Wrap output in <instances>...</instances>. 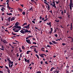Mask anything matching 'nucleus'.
Returning a JSON list of instances; mask_svg holds the SVG:
<instances>
[{"mask_svg":"<svg viewBox=\"0 0 73 73\" xmlns=\"http://www.w3.org/2000/svg\"><path fill=\"white\" fill-rule=\"evenodd\" d=\"M11 64H10L9 63V67L10 68H11Z\"/></svg>","mask_w":73,"mask_h":73,"instance_id":"nucleus-44","label":"nucleus"},{"mask_svg":"<svg viewBox=\"0 0 73 73\" xmlns=\"http://www.w3.org/2000/svg\"><path fill=\"white\" fill-rule=\"evenodd\" d=\"M48 17V16H47V15H46L45 16V17H44L45 19H48L47 18Z\"/></svg>","mask_w":73,"mask_h":73,"instance_id":"nucleus-40","label":"nucleus"},{"mask_svg":"<svg viewBox=\"0 0 73 73\" xmlns=\"http://www.w3.org/2000/svg\"><path fill=\"white\" fill-rule=\"evenodd\" d=\"M53 69H55V68L54 67H53L51 68L50 69V71L52 72V70H53Z\"/></svg>","mask_w":73,"mask_h":73,"instance_id":"nucleus-17","label":"nucleus"},{"mask_svg":"<svg viewBox=\"0 0 73 73\" xmlns=\"http://www.w3.org/2000/svg\"><path fill=\"white\" fill-rule=\"evenodd\" d=\"M39 19L40 20H41V19H42V17H41V16L40 17H39Z\"/></svg>","mask_w":73,"mask_h":73,"instance_id":"nucleus-55","label":"nucleus"},{"mask_svg":"<svg viewBox=\"0 0 73 73\" xmlns=\"http://www.w3.org/2000/svg\"><path fill=\"white\" fill-rule=\"evenodd\" d=\"M72 24H73V23H71L70 24V31H72V29H73V25H72Z\"/></svg>","mask_w":73,"mask_h":73,"instance_id":"nucleus-9","label":"nucleus"},{"mask_svg":"<svg viewBox=\"0 0 73 73\" xmlns=\"http://www.w3.org/2000/svg\"><path fill=\"white\" fill-rule=\"evenodd\" d=\"M27 25V23H24L22 25V27H24V25Z\"/></svg>","mask_w":73,"mask_h":73,"instance_id":"nucleus-21","label":"nucleus"},{"mask_svg":"<svg viewBox=\"0 0 73 73\" xmlns=\"http://www.w3.org/2000/svg\"><path fill=\"white\" fill-rule=\"evenodd\" d=\"M40 56L41 57H42V58H44V56H43V55L42 54H40Z\"/></svg>","mask_w":73,"mask_h":73,"instance_id":"nucleus-23","label":"nucleus"},{"mask_svg":"<svg viewBox=\"0 0 73 73\" xmlns=\"http://www.w3.org/2000/svg\"><path fill=\"white\" fill-rule=\"evenodd\" d=\"M48 11L50 10V7H49V6H48Z\"/></svg>","mask_w":73,"mask_h":73,"instance_id":"nucleus-51","label":"nucleus"},{"mask_svg":"<svg viewBox=\"0 0 73 73\" xmlns=\"http://www.w3.org/2000/svg\"><path fill=\"white\" fill-rule=\"evenodd\" d=\"M31 49H35L34 50V51H35V52L36 53H38V51H36V48H31Z\"/></svg>","mask_w":73,"mask_h":73,"instance_id":"nucleus-11","label":"nucleus"},{"mask_svg":"<svg viewBox=\"0 0 73 73\" xmlns=\"http://www.w3.org/2000/svg\"><path fill=\"white\" fill-rule=\"evenodd\" d=\"M30 25V24H29L27 25L26 26H25L24 27H23V28H26V29H30V27H29V26Z\"/></svg>","mask_w":73,"mask_h":73,"instance_id":"nucleus-5","label":"nucleus"},{"mask_svg":"<svg viewBox=\"0 0 73 73\" xmlns=\"http://www.w3.org/2000/svg\"><path fill=\"white\" fill-rule=\"evenodd\" d=\"M50 29L51 30H50V31H49V33L50 34V35L52 33V32L53 31V28H51Z\"/></svg>","mask_w":73,"mask_h":73,"instance_id":"nucleus-10","label":"nucleus"},{"mask_svg":"<svg viewBox=\"0 0 73 73\" xmlns=\"http://www.w3.org/2000/svg\"><path fill=\"white\" fill-rule=\"evenodd\" d=\"M36 56V57H37L38 58V59H39V57H38V55L36 54L35 55Z\"/></svg>","mask_w":73,"mask_h":73,"instance_id":"nucleus-26","label":"nucleus"},{"mask_svg":"<svg viewBox=\"0 0 73 73\" xmlns=\"http://www.w3.org/2000/svg\"><path fill=\"white\" fill-rule=\"evenodd\" d=\"M18 10H19V11H20L21 12H22V11H23V9H21V8H19V7H18Z\"/></svg>","mask_w":73,"mask_h":73,"instance_id":"nucleus-13","label":"nucleus"},{"mask_svg":"<svg viewBox=\"0 0 73 73\" xmlns=\"http://www.w3.org/2000/svg\"><path fill=\"white\" fill-rule=\"evenodd\" d=\"M49 43L50 45H53V44L52 42H49Z\"/></svg>","mask_w":73,"mask_h":73,"instance_id":"nucleus-33","label":"nucleus"},{"mask_svg":"<svg viewBox=\"0 0 73 73\" xmlns=\"http://www.w3.org/2000/svg\"><path fill=\"white\" fill-rule=\"evenodd\" d=\"M46 20H48V18H47V19H45V20H44L43 21L44 22H45V21H46Z\"/></svg>","mask_w":73,"mask_h":73,"instance_id":"nucleus-50","label":"nucleus"},{"mask_svg":"<svg viewBox=\"0 0 73 73\" xmlns=\"http://www.w3.org/2000/svg\"><path fill=\"white\" fill-rule=\"evenodd\" d=\"M28 37H29V38H30V37H33V36H28Z\"/></svg>","mask_w":73,"mask_h":73,"instance_id":"nucleus-37","label":"nucleus"},{"mask_svg":"<svg viewBox=\"0 0 73 73\" xmlns=\"http://www.w3.org/2000/svg\"><path fill=\"white\" fill-rule=\"evenodd\" d=\"M6 14L7 15H8V16H10V15H12L11 13H7Z\"/></svg>","mask_w":73,"mask_h":73,"instance_id":"nucleus-20","label":"nucleus"},{"mask_svg":"<svg viewBox=\"0 0 73 73\" xmlns=\"http://www.w3.org/2000/svg\"><path fill=\"white\" fill-rule=\"evenodd\" d=\"M67 15H68V17L69 19H70V15H69V14H67Z\"/></svg>","mask_w":73,"mask_h":73,"instance_id":"nucleus-28","label":"nucleus"},{"mask_svg":"<svg viewBox=\"0 0 73 73\" xmlns=\"http://www.w3.org/2000/svg\"><path fill=\"white\" fill-rule=\"evenodd\" d=\"M15 27V28H17V29H20V31L21 29V27L20 26H15V27Z\"/></svg>","mask_w":73,"mask_h":73,"instance_id":"nucleus-6","label":"nucleus"},{"mask_svg":"<svg viewBox=\"0 0 73 73\" xmlns=\"http://www.w3.org/2000/svg\"><path fill=\"white\" fill-rule=\"evenodd\" d=\"M1 10L2 12H4V10H3V8H1Z\"/></svg>","mask_w":73,"mask_h":73,"instance_id":"nucleus-56","label":"nucleus"},{"mask_svg":"<svg viewBox=\"0 0 73 73\" xmlns=\"http://www.w3.org/2000/svg\"><path fill=\"white\" fill-rule=\"evenodd\" d=\"M66 45V44L65 43H62V45H63V46H64Z\"/></svg>","mask_w":73,"mask_h":73,"instance_id":"nucleus-45","label":"nucleus"},{"mask_svg":"<svg viewBox=\"0 0 73 73\" xmlns=\"http://www.w3.org/2000/svg\"><path fill=\"white\" fill-rule=\"evenodd\" d=\"M13 20H15V17H13L11 19V21H12Z\"/></svg>","mask_w":73,"mask_h":73,"instance_id":"nucleus-18","label":"nucleus"},{"mask_svg":"<svg viewBox=\"0 0 73 73\" xmlns=\"http://www.w3.org/2000/svg\"><path fill=\"white\" fill-rule=\"evenodd\" d=\"M29 37H27L26 39V40H28V39H29Z\"/></svg>","mask_w":73,"mask_h":73,"instance_id":"nucleus-60","label":"nucleus"},{"mask_svg":"<svg viewBox=\"0 0 73 73\" xmlns=\"http://www.w3.org/2000/svg\"><path fill=\"white\" fill-rule=\"evenodd\" d=\"M12 64L11 65V68H12V66L13 65V64Z\"/></svg>","mask_w":73,"mask_h":73,"instance_id":"nucleus-63","label":"nucleus"},{"mask_svg":"<svg viewBox=\"0 0 73 73\" xmlns=\"http://www.w3.org/2000/svg\"><path fill=\"white\" fill-rule=\"evenodd\" d=\"M55 21H56V22H58H58H59V21H60V20H58V21H57L56 20H55Z\"/></svg>","mask_w":73,"mask_h":73,"instance_id":"nucleus-43","label":"nucleus"},{"mask_svg":"<svg viewBox=\"0 0 73 73\" xmlns=\"http://www.w3.org/2000/svg\"><path fill=\"white\" fill-rule=\"evenodd\" d=\"M24 59H25V62H26L27 61V59L25 58Z\"/></svg>","mask_w":73,"mask_h":73,"instance_id":"nucleus-47","label":"nucleus"},{"mask_svg":"<svg viewBox=\"0 0 73 73\" xmlns=\"http://www.w3.org/2000/svg\"><path fill=\"white\" fill-rule=\"evenodd\" d=\"M35 28L36 29H38V31H39V29H38L37 27H35Z\"/></svg>","mask_w":73,"mask_h":73,"instance_id":"nucleus-52","label":"nucleus"},{"mask_svg":"<svg viewBox=\"0 0 73 73\" xmlns=\"http://www.w3.org/2000/svg\"><path fill=\"white\" fill-rule=\"evenodd\" d=\"M6 2L7 3H9V0H7Z\"/></svg>","mask_w":73,"mask_h":73,"instance_id":"nucleus-57","label":"nucleus"},{"mask_svg":"<svg viewBox=\"0 0 73 73\" xmlns=\"http://www.w3.org/2000/svg\"><path fill=\"white\" fill-rule=\"evenodd\" d=\"M20 58H21V57H22V54H20Z\"/></svg>","mask_w":73,"mask_h":73,"instance_id":"nucleus-59","label":"nucleus"},{"mask_svg":"<svg viewBox=\"0 0 73 73\" xmlns=\"http://www.w3.org/2000/svg\"><path fill=\"white\" fill-rule=\"evenodd\" d=\"M52 42H53V43H54V44H58V43L56 42V41H54V40H52Z\"/></svg>","mask_w":73,"mask_h":73,"instance_id":"nucleus-12","label":"nucleus"},{"mask_svg":"<svg viewBox=\"0 0 73 73\" xmlns=\"http://www.w3.org/2000/svg\"><path fill=\"white\" fill-rule=\"evenodd\" d=\"M47 47H49L50 48H51V46H50L49 44L47 45Z\"/></svg>","mask_w":73,"mask_h":73,"instance_id":"nucleus-53","label":"nucleus"},{"mask_svg":"<svg viewBox=\"0 0 73 73\" xmlns=\"http://www.w3.org/2000/svg\"><path fill=\"white\" fill-rule=\"evenodd\" d=\"M55 2L56 3V4H58V3H59V2H60V1H55Z\"/></svg>","mask_w":73,"mask_h":73,"instance_id":"nucleus-35","label":"nucleus"},{"mask_svg":"<svg viewBox=\"0 0 73 73\" xmlns=\"http://www.w3.org/2000/svg\"><path fill=\"white\" fill-rule=\"evenodd\" d=\"M5 68L6 69H7V71L9 73H10V70H9V68H8V67L7 66H5Z\"/></svg>","mask_w":73,"mask_h":73,"instance_id":"nucleus-8","label":"nucleus"},{"mask_svg":"<svg viewBox=\"0 0 73 73\" xmlns=\"http://www.w3.org/2000/svg\"><path fill=\"white\" fill-rule=\"evenodd\" d=\"M32 22L34 24H36V23H35V21H32Z\"/></svg>","mask_w":73,"mask_h":73,"instance_id":"nucleus-49","label":"nucleus"},{"mask_svg":"<svg viewBox=\"0 0 73 73\" xmlns=\"http://www.w3.org/2000/svg\"><path fill=\"white\" fill-rule=\"evenodd\" d=\"M31 1L32 2V3H33V2H34L35 3H36V2L34 0H31Z\"/></svg>","mask_w":73,"mask_h":73,"instance_id":"nucleus-34","label":"nucleus"},{"mask_svg":"<svg viewBox=\"0 0 73 73\" xmlns=\"http://www.w3.org/2000/svg\"><path fill=\"white\" fill-rule=\"evenodd\" d=\"M52 1H53L52 2V3L53 4H53H52V3H50V5H52L53 7L55 8H56V4L55 3V1H54V0H52Z\"/></svg>","mask_w":73,"mask_h":73,"instance_id":"nucleus-4","label":"nucleus"},{"mask_svg":"<svg viewBox=\"0 0 73 73\" xmlns=\"http://www.w3.org/2000/svg\"><path fill=\"white\" fill-rule=\"evenodd\" d=\"M22 29L21 31H20V32L21 33L23 34H25L26 33H28V30L27 29H25L22 28Z\"/></svg>","mask_w":73,"mask_h":73,"instance_id":"nucleus-1","label":"nucleus"},{"mask_svg":"<svg viewBox=\"0 0 73 73\" xmlns=\"http://www.w3.org/2000/svg\"><path fill=\"white\" fill-rule=\"evenodd\" d=\"M22 48L23 49H25V47L24 46H22Z\"/></svg>","mask_w":73,"mask_h":73,"instance_id":"nucleus-36","label":"nucleus"},{"mask_svg":"<svg viewBox=\"0 0 73 73\" xmlns=\"http://www.w3.org/2000/svg\"><path fill=\"white\" fill-rule=\"evenodd\" d=\"M68 38H71V39H72V41H71V42H73V38H72V37H70V36H69V37H68Z\"/></svg>","mask_w":73,"mask_h":73,"instance_id":"nucleus-14","label":"nucleus"},{"mask_svg":"<svg viewBox=\"0 0 73 73\" xmlns=\"http://www.w3.org/2000/svg\"><path fill=\"white\" fill-rule=\"evenodd\" d=\"M58 18H59L60 20L61 19H62V18L61 17H58Z\"/></svg>","mask_w":73,"mask_h":73,"instance_id":"nucleus-46","label":"nucleus"},{"mask_svg":"<svg viewBox=\"0 0 73 73\" xmlns=\"http://www.w3.org/2000/svg\"><path fill=\"white\" fill-rule=\"evenodd\" d=\"M12 35H14V36H15V35H17V34L14 33L13 32L12 33Z\"/></svg>","mask_w":73,"mask_h":73,"instance_id":"nucleus-25","label":"nucleus"},{"mask_svg":"<svg viewBox=\"0 0 73 73\" xmlns=\"http://www.w3.org/2000/svg\"><path fill=\"white\" fill-rule=\"evenodd\" d=\"M45 4H46V5H48V7H49V4H48V3H46V2L45 3Z\"/></svg>","mask_w":73,"mask_h":73,"instance_id":"nucleus-48","label":"nucleus"},{"mask_svg":"<svg viewBox=\"0 0 73 73\" xmlns=\"http://www.w3.org/2000/svg\"><path fill=\"white\" fill-rule=\"evenodd\" d=\"M45 63L46 64H48V62H47V61H45Z\"/></svg>","mask_w":73,"mask_h":73,"instance_id":"nucleus-61","label":"nucleus"},{"mask_svg":"<svg viewBox=\"0 0 73 73\" xmlns=\"http://www.w3.org/2000/svg\"><path fill=\"white\" fill-rule=\"evenodd\" d=\"M42 54L43 55V56H45L46 57V55L45 54Z\"/></svg>","mask_w":73,"mask_h":73,"instance_id":"nucleus-54","label":"nucleus"},{"mask_svg":"<svg viewBox=\"0 0 73 73\" xmlns=\"http://www.w3.org/2000/svg\"><path fill=\"white\" fill-rule=\"evenodd\" d=\"M20 31V29H18L17 30L14 31V32H19V31Z\"/></svg>","mask_w":73,"mask_h":73,"instance_id":"nucleus-22","label":"nucleus"},{"mask_svg":"<svg viewBox=\"0 0 73 73\" xmlns=\"http://www.w3.org/2000/svg\"><path fill=\"white\" fill-rule=\"evenodd\" d=\"M46 24L48 25H49L50 27H52V25H51V22H50L49 23H47Z\"/></svg>","mask_w":73,"mask_h":73,"instance_id":"nucleus-15","label":"nucleus"},{"mask_svg":"<svg viewBox=\"0 0 73 73\" xmlns=\"http://www.w3.org/2000/svg\"><path fill=\"white\" fill-rule=\"evenodd\" d=\"M26 62H27V63L29 64V62H30L29 59L27 60Z\"/></svg>","mask_w":73,"mask_h":73,"instance_id":"nucleus-27","label":"nucleus"},{"mask_svg":"<svg viewBox=\"0 0 73 73\" xmlns=\"http://www.w3.org/2000/svg\"><path fill=\"white\" fill-rule=\"evenodd\" d=\"M61 13H62V15H64V11H62L61 12Z\"/></svg>","mask_w":73,"mask_h":73,"instance_id":"nucleus-58","label":"nucleus"},{"mask_svg":"<svg viewBox=\"0 0 73 73\" xmlns=\"http://www.w3.org/2000/svg\"><path fill=\"white\" fill-rule=\"evenodd\" d=\"M33 44H35L36 45V44H37V43H36V42H33Z\"/></svg>","mask_w":73,"mask_h":73,"instance_id":"nucleus-39","label":"nucleus"},{"mask_svg":"<svg viewBox=\"0 0 73 73\" xmlns=\"http://www.w3.org/2000/svg\"><path fill=\"white\" fill-rule=\"evenodd\" d=\"M54 36L56 37H58V35H57V34H55Z\"/></svg>","mask_w":73,"mask_h":73,"instance_id":"nucleus-42","label":"nucleus"},{"mask_svg":"<svg viewBox=\"0 0 73 73\" xmlns=\"http://www.w3.org/2000/svg\"><path fill=\"white\" fill-rule=\"evenodd\" d=\"M15 26H18V25H19V22H17L15 24Z\"/></svg>","mask_w":73,"mask_h":73,"instance_id":"nucleus-19","label":"nucleus"},{"mask_svg":"<svg viewBox=\"0 0 73 73\" xmlns=\"http://www.w3.org/2000/svg\"><path fill=\"white\" fill-rule=\"evenodd\" d=\"M3 43H4V44H6V43H7V41H6V40H3Z\"/></svg>","mask_w":73,"mask_h":73,"instance_id":"nucleus-16","label":"nucleus"},{"mask_svg":"<svg viewBox=\"0 0 73 73\" xmlns=\"http://www.w3.org/2000/svg\"><path fill=\"white\" fill-rule=\"evenodd\" d=\"M44 0V3H47V1L46 0Z\"/></svg>","mask_w":73,"mask_h":73,"instance_id":"nucleus-38","label":"nucleus"},{"mask_svg":"<svg viewBox=\"0 0 73 73\" xmlns=\"http://www.w3.org/2000/svg\"><path fill=\"white\" fill-rule=\"evenodd\" d=\"M8 20L9 22L10 21V20H11V17H9L8 18Z\"/></svg>","mask_w":73,"mask_h":73,"instance_id":"nucleus-29","label":"nucleus"},{"mask_svg":"<svg viewBox=\"0 0 73 73\" xmlns=\"http://www.w3.org/2000/svg\"><path fill=\"white\" fill-rule=\"evenodd\" d=\"M73 3H72V0H70V5L69 6L70 7V10H72V8H73Z\"/></svg>","mask_w":73,"mask_h":73,"instance_id":"nucleus-2","label":"nucleus"},{"mask_svg":"<svg viewBox=\"0 0 73 73\" xmlns=\"http://www.w3.org/2000/svg\"><path fill=\"white\" fill-rule=\"evenodd\" d=\"M7 60L8 62H9V64H13V61H11V60H10V58H7Z\"/></svg>","mask_w":73,"mask_h":73,"instance_id":"nucleus-3","label":"nucleus"},{"mask_svg":"<svg viewBox=\"0 0 73 73\" xmlns=\"http://www.w3.org/2000/svg\"><path fill=\"white\" fill-rule=\"evenodd\" d=\"M22 14L23 15H25V12H22Z\"/></svg>","mask_w":73,"mask_h":73,"instance_id":"nucleus-32","label":"nucleus"},{"mask_svg":"<svg viewBox=\"0 0 73 73\" xmlns=\"http://www.w3.org/2000/svg\"><path fill=\"white\" fill-rule=\"evenodd\" d=\"M36 73H41V72L40 71H37Z\"/></svg>","mask_w":73,"mask_h":73,"instance_id":"nucleus-30","label":"nucleus"},{"mask_svg":"<svg viewBox=\"0 0 73 73\" xmlns=\"http://www.w3.org/2000/svg\"><path fill=\"white\" fill-rule=\"evenodd\" d=\"M26 41L29 44H32V43H31V41H30V40L29 39L26 40Z\"/></svg>","mask_w":73,"mask_h":73,"instance_id":"nucleus-7","label":"nucleus"},{"mask_svg":"<svg viewBox=\"0 0 73 73\" xmlns=\"http://www.w3.org/2000/svg\"><path fill=\"white\" fill-rule=\"evenodd\" d=\"M29 10H32V7H30L29 8Z\"/></svg>","mask_w":73,"mask_h":73,"instance_id":"nucleus-31","label":"nucleus"},{"mask_svg":"<svg viewBox=\"0 0 73 73\" xmlns=\"http://www.w3.org/2000/svg\"><path fill=\"white\" fill-rule=\"evenodd\" d=\"M31 51H27V54H29V53L30 52H31Z\"/></svg>","mask_w":73,"mask_h":73,"instance_id":"nucleus-24","label":"nucleus"},{"mask_svg":"<svg viewBox=\"0 0 73 73\" xmlns=\"http://www.w3.org/2000/svg\"><path fill=\"white\" fill-rule=\"evenodd\" d=\"M0 49L1 50H4V49L3 48H0Z\"/></svg>","mask_w":73,"mask_h":73,"instance_id":"nucleus-62","label":"nucleus"},{"mask_svg":"<svg viewBox=\"0 0 73 73\" xmlns=\"http://www.w3.org/2000/svg\"><path fill=\"white\" fill-rule=\"evenodd\" d=\"M66 73H69V71H68V70H66Z\"/></svg>","mask_w":73,"mask_h":73,"instance_id":"nucleus-41","label":"nucleus"},{"mask_svg":"<svg viewBox=\"0 0 73 73\" xmlns=\"http://www.w3.org/2000/svg\"><path fill=\"white\" fill-rule=\"evenodd\" d=\"M21 6V7H23V6H24V5H21V4L20 5Z\"/></svg>","mask_w":73,"mask_h":73,"instance_id":"nucleus-64","label":"nucleus"}]
</instances>
